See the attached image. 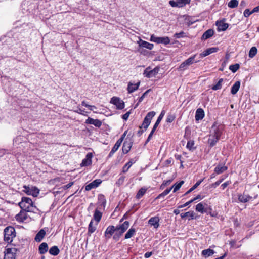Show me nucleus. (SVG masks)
<instances>
[{
	"label": "nucleus",
	"instance_id": "f257e3e1",
	"mask_svg": "<svg viewBox=\"0 0 259 259\" xmlns=\"http://www.w3.org/2000/svg\"><path fill=\"white\" fill-rule=\"evenodd\" d=\"M155 114L154 111H150L147 114L142 125L139 126L140 129L143 128L144 130H140L138 132L139 136H140L144 132V131H146L147 129L151 123L152 119L155 116Z\"/></svg>",
	"mask_w": 259,
	"mask_h": 259
},
{
	"label": "nucleus",
	"instance_id": "f03ea898",
	"mask_svg": "<svg viewBox=\"0 0 259 259\" xmlns=\"http://www.w3.org/2000/svg\"><path fill=\"white\" fill-rule=\"evenodd\" d=\"M16 236L15 230L13 227L8 226L4 230V240L8 243H11Z\"/></svg>",
	"mask_w": 259,
	"mask_h": 259
},
{
	"label": "nucleus",
	"instance_id": "7ed1b4c3",
	"mask_svg": "<svg viewBox=\"0 0 259 259\" xmlns=\"http://www.w3.org/2000/svg\"><path fill=\"white\" fill-rule=\"evenodd\" d=\"M19 205L22 209L26 210L31 213L32 211V200L30 198L26 197H22L21 201L19 203Z\"/></svg>",
	"mask_w": 259,
	"mask_h": 259
},
{
	"label": "nucleus",
	"instance_id": "20e7f679",
	"mask_svg": "<svg viewBox=\"0 0 259 259\" xmlns=\"http://www.w3.org/2000/svg\"><path fill=\"white\" fill-rule=\"evenodd\" d=\"M224 128V125L218 122H214L211 126L210 133L217 136V137H221Z\"/></svg>",
	"mask_w": 259,
	"mask_h": 259
},
{
	"label": "nucleus",
	"instance_id": "39448f33",
	"mask_svg": "<svg viewBox=\"0 0 259 259\" xmlns=\"http://www.w3.org/2000/svg\"><path fill=\"white\" fill-rule=\"evenodd\" d=\"M30 212L22 209L21 211L17 214L16 217V220L21 222H29L31 221V216L28 214Z\"/></svg>",
	"mask_w": 259,
	"mask_h": 259
},
{
	"label": "nucleus",
	"instance_id": "423d86ee",
	"mask_svg": "<svg viewBox=\"0 0 259 259\" xmlns=\"http://www.w3.org/2000/svg\"><path fill=\"white\" fill-rule=\"evenodd\" d=\"M191 0H171L169 2L172 7L182 8L190 4Z\"/></svg>",
	"mask_w": 259,
	"mask_h": 259
},
{
	"label": "nucleus",
	"instance_id": "0eeeda50",
	"mask_svg": "<svg viewBox=\"0 0 259 259\" xmlns=\"http://www.w3.org/2000/svg\"><path fill=\"white\" fill-rule=\"evenodd\" d=\"M182 18V20H179L180 24L182 25L183 27H187L190 26L191 25L194 23L195 22L199 21V20H193L192 17H180Z\"/></svg>",
	"mask_w": 259,
	"mask_h": 259
},
{
	"label": "nucleus",
	"instance_id": "6e6552de",
	"mask_svg": "<svg viewBox=\"0 0 259 259\" xmlns=\"http://www.w3.org/2000/svg\"><path fill=\"white\" fill-rule=\"evenodd\" d=\"M17 249L15 247L7 248L5 251L4 259H15Z\"/></svg>",
	"mask_w": 259,
	"mask_h": 259
},
{
	"label": "nucleus",
	"instance_id": "1a4fd4ad",
	"mask_svg": "<svg viewBox=\"0 0 259 259\" xmlns=\"http://www.w3.org/2000/svg\"><path fill=\"white\" fill-rule=\"evenodd\" d=\"M130 226L128 221H125L123 223L116 226L115 233L121 236L123 233L128 229Z\"/></svg>",
	"mask_w": 259,
	"mask_h": 259
},
{
	"label": "nucleus",
	"instance_id": "9d476101",
	"mask_svg": "<svg viewBox=\"0 0 259 259\" xmlns=\"http://www.w3.org/2000/svg\"><path fill=\"white\" fill-rule=\"evenodd\" d=\"M150 40L158 44L167 45L170 43V40L168 37H156L154 35L151 36Z\"/></svg>",
	"mask_w": 259,
	"mask_h": 259
},
{
	"label": "nucleus",
	"instance_id": "9b49d317",
	"mask_svg": "<svg viewBox=\"0 0 259 259\" xmlns=\"http://www.w3.org/2000/svg\"><path fill=\"white\" fill-rule=\"evenodd\" d=\"M110 103L116 106L117 109L121 110L124 108V102L119 98L113 97L111 98Z\"/></svg>",
	"mask_w": 259,
	"mask_h": 259
},
{
	"label": "nucleus",
	"instance_id": "f8f14e48",
	"mask_svg": "<svg viewBox=\"0 0 259 259\" xmlns=\"http://www.w3.org/2000/svg\"><path fill=\"white\" fill-rule=\"evenodd\" d=\"M133 140L131 138H126L122 146V152L124 154L127 153L131 150L133 145Z\"/></svg>",
	"mask_w": 259,
	"mask_h": 259
},
{
	"label": "nucleus",
	"instance_id": "ddd939ff",
	"mask_svg": "<svg viewBox=\"0 0 259 259\" xmlns=\"http://www.w3.org/2000/svg\"><path fill=\"white\" fill-rule=\"evenodd\" d=\"M116 226L115 227L113 225L109 226L105 230L104 233L105 237L107 239L110 238L116 231Z\"/></svg>",
	"mask_w": 259,
	"mask_h": 259
},
{
	"label": "nucleus",
	"instance_id": "4468645a",
	"mask_svg": "<svg viewBox=\"0 0 259 259\" xmlns=\"http://www.w3.org/2000/svg\"><path fill=\"white\" fill-rule=\"evenodd\" d=\"M158 68H155L152 70H149V68H147L144 71L143 74L148 78H151L155 76L158 72Z\"/></svg>",
	"mask_w": 259,
	"mask_h": 259
},
{
	"label": "nucleus",
	"instance_id": "2eb2a0df",
	"mask_svg": "<svg viewBox=\"0 0 259 259\" xmlns=\"http://www.w3.org/2000/svg\"><path fill=\"white\" fill-rule=\"evenodd\" d=\"M102 182L100 179H96L93 181L91 183L86 185L85 187V190L86 191H90L93 188L97 187Z\"/></svg>",
	"mask_w": 259,
	"mask_h": 259
},
{
	"label": "nucleus",
	"instance_id": "dca6fc26",
	"mask_svg": "<svg viewBox=\"0 0 259 259\" xmlns=\"http://www.w3.org/2000/svg\"><path fill=\"white\" fill-rule=\"evenodd\" d=\"M219 50L217 47H212L206 49L203 52L200 54V57L203 58L206 57L213 53L217 52Z\"/></svg>",
	"mask_w": 259,
	"mask_h": 259
},
{
	"label": "nucleus",
	"instance_id": "f3484780",
	"mask_svg": "<svg viewBox=\"0 0 259 259\" xmlns=\"http://www.w3.org/2000/svg\"><path fill=\"white\" fill-rule=\"evenodd\" d=\"M220 138V137H217V136H215L210 133L208 140V144L209 146L211 147H213L219 140Z\"/></svg>",
	"mask_w": 259,
	"mask_h": 259
},
{
	"label": "nucleus",
	"instance_id": "a211bd4d",
	"mask_svg": "<svg viewBox=\"0 0 259 259\" xmlns=\"http://www.w3.org/2000/svg\"><path fill=\"white\" fill-rule=\"evenodd\" d=\"M93 155L91 153H88L86 155L85 158L83 159L81 163V166H87L92 164V158Z\"/></svg>",
	"mask_w": 259,
	"mask_h": 259
},
{
	"label": "nucleus",
	"instance_id": "6ab92c4d",
	"mask_svg": "<svg viewBox=\"0 0 259 259\" xmlns=\"http://www.w3.org/2000/svg\"><path fill=\"white\" fill-rule=\"evenodd\" d=\"M85 123L89 124H93L96 127H100L102 125V122L99 119H94L91 117L88 118L85 121Z\"/></svg>",
	"mask_w": 259,
	"mask_h": 259
},
{
	"label": "nucleus",
	"instance_id": "aec40b11",
	"mask_svg": "<svg viewBox=\"0 0 259 259\" xmlns=\"http://www.w3.org/2000/svg\"><path fill=\"white\" fill-rule=\"evenodd\" d=\"M159 218L155 216L151 218L148 221V223L151 226H153L155 228L157 229L159 226Z\"/></svg>",
	"mask_w": 259,
	"mask_h": 259
},
{
	"label": "nucleus",
	"instance_id": "412c9836",
	"mask_svg": "<svg viewBox=\"0 0 259 259\" xmlns=\"http://www.w3.org/2000/svg\"><path fill=\"white\" fill-rule=\"evenodd\" d=\"M140 84V82L139 81L136 84H134L131 82H129L127 86V91L128 93H132L136 91Z\"/></svg>",
	"mask_w": 259,
	"mask_h": 259
},
{
	"label": "nucleus",
	"instance_id": "4be33fe9",
	"mask_svg": "<svg viewBox=\"0 0 259 259\" xmlns=\"http://www.w3.org/2000/svg\"><path fill=\"white\" fill-rule=\"evenodd\" d=\"M46 234V231L42 229L36 235L34 240L37 242H40L42 241Z\"/></svg>",
	"mask_w": 259,
	"mask_h": 259
},
{
	"label": "nucleus",
	"instance_id": "5701e85b",
	"mask_svg": "<svg viewBox=\"0 0 259 259\" xmlns=\"http://www.w3.org/2000/svg\"><path fill=\"white\" fill-rule=\"evenodd\" d=\"M204 117V112L202 108L197 109L195 113V120L199 121L202 120Z\"/></svg>",
	"mask_w": 259,
	"mask_h": 259
},
{
	"label": "nucleus",
	"instance_id": "b1692460",
	"mask_svg": "<svg viewBox=\"0 0 259 259\" xmlns=\"http://www.w3.org/2000/svg\"><path fill=\"white\" fill-rule=\"evenodd\" d=\"M214 30L211 29H209L207 30H206L202 35L201 36V39L202 40H206L209 38H210L211 36H212L214 34Z\"/></svg>",
	"mask_w": 259,
	"mask_h": 259
},
{
	"label": "nucleus",
	"instance_id": "393cba45",
	"mask_svg": "<svg viewBox=\"0 0 259 259\" xmlns=\"http://www.w3.org/2000/svg\"><path fill=\"white\" fill-rule=\"evenodd\" d=\"M216 25L218 27V30L219 31H225L228 28L229 26L228 24L224 23V22L222 21H217L216 23Z\"/></svg>",
	"mask_w": 259,
	"mask_h": 259
},
{
	"label": "nucleus",
	"instance_id": "a878e982",
	"mask_svg": "<svg viewBox=\"0 0 259 259\" xmlns=\"http://www.w3.org/2000/svg\"><path fill=\"white\" fill-rule=\"evenodd\" d=\"M29 2L27 1H24L22 3L21 5L22 11L24 14L26 15H29L30 11H29L31 8L27 9L28 6ZM30 8H31L30 7Z\"/></svg>",
	"mask_w": 259,
	"mask_h": 259
},
{
	"label": "nucleus",
	"instance_id": "bb28decb",
	"mask_svg": "<svg viewBox=\"0 0 259 259\" xmlns=\"http://www.w3.org/2000/svg\"><path fill=\"white\" fill-rule=\"evenodd\" d=\"M48 250V245L47 243L43 242L39 246L38 251L40 254H44Z\"/></svg>",
	"mask_w": 259,
	"mask_h": 259
},
{
	"label": "nucleus",
	"instance_id": "cd10ccee",
	"mask_svg": "<svg viewBox=\"0 0 259 259\" xmlns=\"http://www.w3.org/2000/svg\"><path fill=\"white\" fill-rule=\"evenodd\" d=\"M195 213L194 211H188L185 213H182L181 214V217L182 219H184L186 217H189V220H193L194 219L196 218V217L195 216Z\"/></svg>",
	"mask_w": 259,
	"mask_h": 259
},
{
	"label": "nucleus",
	"instance_id": "c85d7f7f",
	"mask_svg": "<svg viewBox=\"0 0 259 259\" xmlns=\"http://www.w3.org/2000/svg\"><path fill=\"white\" fill-rule=\"evenodd\" d=\"M139 46L142 48H145L149 50H152L153 48V44L148 42L146 41L141 40L139 42Z\"/></svg>",
	"mask_w": 259,
	"mask_h": 259
},
{
	"label": "nucleus",
	"instance_id": "c756f323",
	"mask_svg": "<svg viewBox=\"0 0 259 259\" xmlns=\"http://www.w3.org/2000/svg\"><path fill=\"white\" fill-rule=\"evenodd\" d=\"M240 87V82L239 81H237L235 82V83L233 85L231 88V93L233 95L236 94L238 90H239Z\"/></svg>",
	"mask_w": 259,
	"mask_h": 259
},
{
	"label": "nucleus",
	"instance_id": "7c9ffc66",
	"mask_svg": "<svg viewBox=\"0 0 259 259\" xmlns=\"http://www.w3.org/2000/svg\"><path fill=\"white\" fill-rule=\"evenodd\" d=\"M214 253V251L213 249L208 248L207 249H204L202 250L201 252V254L203 256L205 257H207L210 256H211Z\"/></svg>",
	"mask_w": 259,
	"mask_h": 259
},
{
	"label": "nucleus",
	"instance_id": "2f4dec72",
	"mask_svg": "<svg viewBox=\"0 0 259 259\" xmlns=\"http://www.w3.org/2000/svg\"><path fill=\"white\" fill-rule=\"evenodd\" d=\"M252 198V197L247 195H240L238 196V200L241 202L245 203L250 200Z\"/></svg>",
	"mask_w": 259,
	"mask_h": 259
},
{
	"label": "nucleus",
	"instance_id": "473e14b6",
	"mask_svg": "<svg viewBox=\"0 0 259 259\" xmlns=\"http://www.w3.org/2000/svg\"><path fill=\"white\" fill-rule=\"evenodd\" d=\"M49 252L52 255L56 256L59 253L60 250L57 246H53L50 248Z\"/></svg>",
	"mask_w": 259,
	"mask_h": 259
},
{
	"label": "nucleus",
	"instance_id": "72a5a7b5",
	"mask_svg": "<svg viewBox=\"0 0 259 259\" xmlns=\"http://www.w3.org/2000/svg\"><path fill=\"white\" fill-rule=\"evenodd\" d=\"M102 213L99 211L97 209L95 210L94 214L93 215L94 219L97 222H99L101 219Z\"/></svg>",
	"mask_w": 259,
	"mask_h": 259
},
{
	"label": "nucleus",
	"instance_id": "f704fd0d",
	"mask_svg": "<svg viewBox=\"0 0 259 259\" xmlns=\"http://www.w3.org/2000/svg\"><path fill=\"white\" fill-rule=\"evenodd\" d=\"M98 201L99 203L101 206H103V207H105L106 203V200L105 198V196L103 194H99L98 195Z\"/></svg>",
	"mask_w": 259,
	"mask_h": 259
},
{
	"label": "nucleus",
	"instance_id": "c9c22d12",
	"mask_svg": "<svg viewBox=\"0 0 259 259\" xmlns=\"http://www.w3.org/2000/svg\"><path fill=\"white\" fill-rule=\"evenodd\" d=\"M147 190V188H146L145 187L141 188L137 193L136 198L137 199L141 198L142 196H143L144 195V194H145Z\"/></svg>",
	"mask_w": 259,
	"mask_h": 259
},
{
	"label": "nucleus",
	"instance_id": "e433bc0d",
	"mask_svg": "<svg viewBox=\"0 0 259 259\" xmlns=\"http://www.w3.org/2000/svg\"><path fill=\"white\" fill-rule=\"evenodd\" d=\"M204 179H201L197 182L193 187H192L187 192L185 193V195H186L195 190L196 188H197L199 185L203 182Z\"/></svg>",
	"mask_w": 259,
	"mask_h": 259
},
{
	"label": "nucleus",
	"instance_id": "4c0bfd02",
	"mask_svg": "<svg viewBox=\"0 0 259 259\" xmlns=\"http://www.w3.org/2000/svg\"><path fill=\"white\" fill-rule=\"evenodd\" d=\"M136 233L135 228H131L125 235V239L131 238Z\"/></svg>",
	"mask_w": 259,
	"mask_h": 259
},
{
	"label": "nucleus",
	"instance_id": "58836bf2",
	"mask_svg": "<svg viewBox=\"0 0 259 259\" xmlns=\"http://www.w3.org/2000/svg\"><path fill=\"white\" fill-rule=\"evenodd\" d=\"M227 169V167L226 166L218 165L214 168V171L218 174H221Z\"/></svg>",
	"mask_w": 259,
	"mask_h": 259
},
{
	"label": "nucleus",
	"instance_id": "ea45409f",
	"mask_svg": "<svg viewBox=\"0 0 259 259\" xmlns=\"http://www.w3.org/2000/svg\"><path fill=\"white\" fill-rule=\"evenodd\" d=\"M165 111L162 110L159 115V117H158L155 123L154 124L153 127L157 128L158 125L159 124L160 122H161L162 119L163 118L164 115H165Z\"/></svg>",
	"mask_w": 259,
	"mask_h": 259
},
{
	"label": "nucleus",
	"instance_id": "a19ab883",
	"mask_svg": "<svg viewBox=\"0 0 259 259\" xmlns=\"http://www.w3.org/2000/svg\"><path fill=\"white\" fill-rule=\"evenodd\" d=\"M23 141V138L21 136H19L16 137L15 139L13 140V146L14 147L16 146L17 148L18 147L17 146V145H19V144H21L22 143V141Z\"/></svg>",
	"mask_w": 259,
	"mask_h": 259
},
{
	"label": "nucleus",
	"instance_id": "79ce46f5",
	"mask_svg": "<svg viewBox=\"0 0 259 259\" xmlns=\"http://www.w3.org/2000/svg\"><path fill=\"white\" fill-rule=\"evenodd\" d=\"M196 210L198 212H201V213H204L206 212V211L204 210L202 203H199L196 206Z\"/></svg>",
	"mask_w": 259,
	"mask_h": 259
},
{
	"label": "nucleus",
	"instance_id": "37998d69",
	"mask_svg": "<svg viewBox=\"0 0 259 259\" xmlns=\"http://www.w3.org/2000/svg\"><path fill=\"white\" fill-rule=\"evenodd\" d=\"M223 81V79L220 78L219 80L217 83L215 85L212 87L211 89L213 90H215V91L221 89L222 88V84Z\"/></svg>",
	"mask_w": 259,
	"mask_h": 259
},
{
	"label": "nucleus",
	"instance_id": "c03bdc74",
	"mask_svg": "<svg viewBox=\"0 0 259 259\" xmlns=\"http://www.w3.org/2000/svg\"><path fill=\"white\" fill-rule=\"evenodd\" d=\"M257 49L255 47H252L249 52V57L251 58L254 57L257 54Z\"/></svg>",
	"mask_w": 259,
	"mask_h": 259
},
{
	"label": "nucleus",
	"instance_id": "a18cd8bd",
	"mask_svg": "<svg viewBox=\"0 0 259 259\" xmlns=\"http://www.w3.org/2000/svg\"><path fill=\"white\" fill-rule=\"evenodd\" d=\"M151 91V89H148L147 90L146 92H145L143 95L139 98V100H138V102L137 103V104L136 105L135 107V108H136L139 105V104L141 102L144 98H145V97L148 94V93H149Z\"/></svg>",
	"mask_w": 259,
	"mask_h": 259
},
{
	"label": "nucleus",
	"instance_id": "49530a36",
	"mask_svg": "<svg viewBox=\"0 0 259 259\" xmlns=\"http://www.w3.org/2000/svg\"><path fill=\"white\" fill-rule=\"evenodd\" d=\"M184 181H180L178 184H175L171 187L172 189L174 188L173 192H176L177 191H178L182 186V185L184 184Z\"/></svg>",
	"mask_w": 259,
	"mask_h": 259
},
{
	"label": "nucleus",
	"instance_id": "de8ad7c7",
	"mask_svg": "<svg viewBox=\"0 0 259 259\" xmlns=\"http://www.w3.org/2000/svg\"><path fill=\"white\" fill-rule=\"evenodd\" d=\"M93 220H92L91 221V222H90V224H89V227H88V233L90 234H91L92 233L94 232L96 229L95 227H94L93 226Z\"/></svg>",
	"mask_w": 259,
	"mask_h": 259
},
{
	"label": "nucleus",
	"instance_id": "09e8293b",
	"mask_svg": "<svg viewBox=\"0 0 259 259\" xmlns=\"http://www.w3.org/2000/svg\"><path fill=\"white\" fill-rule=\"evenodd\" d=\"M133 162L132 161H130L127 163H126L122 168V172L125 173L127 172L128 169L131 167Z\"/></svg>",
	"mask_w": 259,
	"mask_h": 259
},
{
	"label": "nucleus",
	"instance_id": "8fccbe9b",
	"mask_svg": "<svg viewBox=\"0 0 259 259\" xmlns=\"http://www.w3.org/2000/svg\"><path fill=\"white\" fill-rule=\"evenodd\" d=\"M239 67H240L239 64L236 63V64H235L233 65H231L229 66V69H230V70H231L232 71V72L235 73L238 70Z\"/></svg>",
	"mask_w": 259,
	"mask_h": 259
},
{
	"label": "nucleus",
	"instance_id": "3c124183",
	"mask_svg": "<svg viewBox=\"0 0 259 259\" xmlns=\"http://www.w3.org/2000/svg\"><path fill=\"white\" fill-rule=\"evenodd\" d=\"M238 5V1L237 0H231L228 3V7L231 8H234L237 7Z\"/></svg>",
	"mask_w": 259,
	"mask_h": 259
},
{
	"label": "nucleus",
	"instance_id": "603ef678",
	"mask_svg": "<svg viewBox=\"0 0 259 259\" xmlns=\"http://www.w3.org/2000/svg\"><path fill=\"white\" fill-rule=\"evenodd\" d=\"M119 147L120 146H119L117 144H115L111 151L110 152L108 155V157H111L113 155L114 153L118 149Z\"/></svg>",
	"mask_w": 259,
	"mask_h": 259
},
{
	"label": "nucleus",
	"instance_id": "864d4df0",
	"mask_svg": "<svg viewBox=\"0 0 259 259\" xmlns=\"http://www.w3.org/2000/svg\"><path fill=\"white\" fill-rule=\"evenodd\" d=\"M186 36V33H185L183 31H181L179 33H176L174 35V37L175 38H184Z\"/></svg>",
	"mask_w": 259,
	"mask_h": 259
},
{
	"label": "nucleus",
	"instance_id": "5fc2aeb1",
	"mask_svg": "<svg viewBox=\"0 0 259 259\" xmlns=\"http://www.w3.org/2000/svg\"><path fill=\"white\" fill-rule=\"evenodd\" d=\"M196 55H194L189 57L186 60H185L186 64H187V65H188V66L192 64L194 62V58L196 57Z\"/></svg>",
	"mask_w": 259,
	"mask_h": 259
},
{
	"label": "nucleus",
	"instance_id": "6e6d98bb",
	"mask_svg": "<svg viewBox=\"0 0 259 259\" xmlns=\"http://www.w3.org/2000/svg\"><path fill=\"white\" fill-rule=\"evenodd\" d=\"M125 178V177L124 176H120L116 182V184H117L118 186L122 185L124 182Z\"/></svg>",
	"mask_w": 259,
	"mask_h": 259
},
{
	"label": "nucleus",
	"instance_id": "4d7b16f0",
	"mask_svg": "<svg viewBox=\"0 0 259 259\" xmlns=\"http://www.w3.org/2000/svg\"><path fill=\"white\" fill-rule=\"evenodd\" d=\"M175 119V116L172 114H168L167 118H166V122L171 123Z\"/></svg>",
	"mask_w": 259,
	"mask_h": 259
},
{
	"label": "nucleus",
	"instance_id": "13d9d810",
	"mask_svg": "<svg viewBox=\"0 0 259 259\" xmlns=\"http://www.w3.org/2000/svg\"><path fill=\"white\" fill-rule=\"evenodd\" d=\"M194 145V142L193 141H189L188 142L187 144V148L189 149V150H192V149H194L193 148V146Z\"/></svg>",
	"mask_w": 259,
	"mask_h": 259
},
{
	"label": "nucleus",
	"instance_id": "bf43d9fd",
	"mask_svg": "<svg viewBox=\"0 0 259 259\" xmlns=\"http://www.w3.org/2000/svg\"><path fill=\"white\" fill-rule=\"evenodd\" d=\"M25 190H23L28 195H32V189H30L29 187L26 186H24Z\"/></svg>",
	"mask_w": 259,
	"mask_h": 259
},
{
	"label": "nucleus",
	"instance_id": "052dcab7",
	"mask_svg": "<svg viewBox=\"0 0 259 259\" xmlns=\"http://www.w3.org/2000/svg\"><path fill=\"white\" fill-rule=\"evenodd\" d=\"M187 66H188V65H187V64H186V62L185 61L180 65L179 68L181 70H184L187 69Z\"/></svg>",
	"mask_w": 259,
	"mask_h": 259
},
{
	"label": "nucleus",
	"instance_id": "680f3d73",
	"mask_svg": "<svg viewBox=\"0 0 259 259\" xmlns=\"http://www.w3.org/2000/svg\"><path fill=\"white\" fill-rule=\"evenodd\" d=\"M39 193V190L36 187H33V197H37Z\"/></svg>",
	"mask_w": 259,
	"mask_h": 259
},
{
	"label": "nucleus",
	"instance_id": "e2e57ef3",
	"mask_svg": "<svg viewBox=\"0 0 259 259\" xmlns=\"http://www.w3.org/2000/svg\"><path fill=\"white\" fill-rule=\"evenodd\" d=\"M192 202H193V200H192V199L189 201H188L187 202L185 203V204H183V205H181L180 206H179L178 207L179 208H183V207H186L188 205H189V204H190L191 203H192Z\"/></svg>",
	"mask_w": 259,
	"mask_h": 259
},
{
	"label": "nucleus",
	"instance_id": "0e129e2a",
	"mask_svg": "<svg viewBox=\"0 0 259 259\" xmlns=\"http://www.w3.org/2000/svg\"><path fill=\"white\" fill-rule=\"evenodd\" d=\"M73 185V182H70L67 185H65L62 186V188L64 190H66L71 187Z\"/></svg>",
	"mask_w": 259,
	"mask_h": 259
},
{
	"label": "nucleus",
	"instance_id": "69168bd1",
	"mask_svg": "<svg viewBox=\"0 0 259 259\" xmlns=\"http://www.w3.org/2000/svg\"><path fill=\"white\" fill-rule=\"evenodd\" d=\"M223 179H222L220 180L217 181L214 183H213L211 185V187H213V188H216L217 186H218L221 184V183L223 181Z\"/></svg>",
	"mask_w": 259,
	"mask_h": 259
},
{
	"label": "nucleus",
	"instance_id": "338daca9",
	"mask_svg": "<svg viewBox=\"0 0 259 259\" xmlns=\"http://www.w3.org/2000/svg\"><path fill=\"white\" fill-rule=\"evenodd\" d=\"M253 12H252V10L250 11L249 9H246L244 12V16H249L251 14H252Z\"/></svg>",
	"mask_w": 259,
	"mask_h": 259
},
{
	"label": "nucleus",
	"instance_id": "774afa93",
	"mask_svg": "<svg viewBox=\"0 0 259 259\" xmlns=\"http://www.w3.org/2000/svg\"><path fill=\"white\" fill-rule=\"evenodd\" d=\"M10 152H9V150H6V149H0V156H2L3 155H4V154H8Z\"/></svg>",
	"mask_w": 259,
	"mask_h": 259
}]
</instances>
